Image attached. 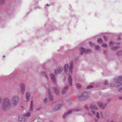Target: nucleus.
I'll return each instance as SVG.
<instances>
[{
    "mask_svg": "<svg viewBox=\"0 0 122 122\" xmlns=\"http://www.w3.org/2000/svg\"><path fill=\"white\" fill-rule=\"evenodd\" d=\"M93 87V85H90L88 86L87 87V89H90L92 88Z\"/></svg>",
    "mask_w": 122,
    "mask_h": 122,
    "instance_id": "nucleus-27",
    "label": "nucleus"
},
{
    "mask_svg": "<svg viewBox=\"0 0 122 122\" xmlns=\"http://www.w3.org/2000/svg\"><path fill=\"white\" fill-rule=\"evenodd\" d=\"M5 27V25H4V26H2V25H1V27H2V28H4V27Z\"/></svg>",
    "mask_w": 122,
    "mask_h": 122,
    "instance_id": "nucleus-39",
    "label": "nucleus"
},
{
    "mask_svg": "<svg viewBox=\"0 0 122 122\" xmlns=\"http://www.w3.org/2000/svg\"><path fill=\"white\" fill-rule=\"evenodd\" d=\"M81 110L80 109H75L69 110L67 113H65L64 114L63 117L64 118L66 115L69 114L71 113L72 112H79Z\"/></svg>",
    "mask_w": 122,
    "mask_h": 122,
    "instance_id": "nucleus-5",
    "label": "nucleus"
},
{
    "mask_svg": "<svg viewBox=\"0 0 122 122\" xmlns=\"http://www.w3.org/2000/svg\"><path fill=\"white\" fill-rule=\"evenodd\" d=\"M5 0H2L0 1V4H3L4 3Z\"/></svg>",
    "mask_w": 122,
    "mask_h": 122,
    "instance_id": "nucleus-30",
    "label": "nucleus"
},
{
    "mask_svg": "<svg viewBox=\"0 0 122 122\" xmlns=\"http://www.w3.org/2000/svg\"><path fill=\"white\" fill-rule=\"evenodd\" d=\"M81 95L83 96H85L84 97H86V98H87V94L86 92H85L82 93Z\"/></svg>",
    "mask_w": 122,
    "mask_h": 122,
    "instance_id": "nucleus-24",
    "label": "nucleus"
},
{
    "mask_svg": "<svg viewBox=\"0 0 122 122\" xmlns=\"http://www.w3.org/2000/svg\"><path fill=\"white\" fill-rule=\"evenodd\" d=\"M89 44L90 46H92L94 45V44L92 43V42H89Z\"/></svg>",
    "mask_w": 122,
    "mask_h": 122,
    "instance_id": "nucleus-31",
    "label": "nucleus"
},
{
    "mask_svg": "<svg viewBox=\"0 0 122 122\" xmlns=\"http://www.w3.org/2000/svg\"><path fill=\"white\" fill-rule=\"evenodd\" d=\"M97 41V43L99 44L102 43L103 42V41L102 39L101 38H98Z\"/></svg>",
    "mask_w": 122,
    "mask_h": 122,
    "instance_id": "nucleus-20",
    "label": "nucleus"
},
{
    "mask_svg": "<svg viewBox=\"0 0 122 122\" xmlns=\"http://www.w3.org/2000/svg\"><path fill=\"white\" fill-rule=\"evenodd\" d=\"M47 6H49V4H47Z\"/></svg>",
    "mask_w": 122,
    "mask_h": 122,
    "instance_id": "nucleus-46",
    "label": "nucleus"
},
{
    "mask_svg": "<svg viewBox=\"0 0 122 122\" xmlns=\"http://www.w3.org/2000/svg\"><path fill=\"white\" fill-rule=\"evenodd\" d=\"M55 28V27L52 26V27L50 28H49V30H53Z\"/></svg>",
    "mask_w": 122,
    "mask_h": 122,
    "instance_id": "nucleus-29",
    "label": "nucleus"
},
{
    "mask_svg": "<svg viewBox=\"0 0 122 122\" xmlns=\"http://www.w3.org/2000/svg\"><path fill=\"white\" fill-rule=\"evenodd\" d=\"M88 114L89 116H92V114L90 112H88Z\"/></svg>",
    "mask_w": 122,
    "mask_h": 122,
    "instance_id": "nucleus-38",
    "label": "nucleus"
},
{
    "mask_svg": "<svg viewBox=\"0 0 122 122\" xmlns=\"http://www.w3.org/2000/svg\"><path fill=\"white\" fill-rule=\"evenodd\" d=\"M120 39V37H118L117 39V40H119Z\"/></svg>",
    "mask_w": 122,
    "mask_h": 122,
    "instance_id": "nucleus-45",
    "label": "nucleus"
},
{
    "mask_svg": "<svg viewBox=\"0 0 122 122\" xmlns=\"http://www.w3.org/2000/svg\"><path fill=\"white\" fill-rule=\"evenodd\" d=\"M25 98L27 102L29 101L30 97V93L29 92H26L25 94Z\"/></svg>",
    "mask_w": 122,
    "mask_h": 122,
    "instance_id": "nucleus-10",
    "label": "nucleus"
},
{
    "mask_svg": "<svg viewBox=\"0 0 122 122\" xmlns=\"http://www.w3.org/2000/svg\"><path fill=\"white\" fill-rule=\"evenodd\" d=\"M76 87L78 89H80L81 87V85L79 83H76Z\"/></svg>",
    "mask_w": 122,
    "mask_h": 122,
    "instance_id": "nucleus-23",
    "label": "nucleus"
},
{
    "mask_svg": "<svg viewBox=\"0 0 122 122\" xmlns=\"http://www.w3.org/2000/svg\"><path fill=\"white\" fill-rule=\"evenodd\" d=\"M47 98H45L44 99H43V101L44 102L46 103L47 102Z\"/></svg>",
    "mask_w": 122,
    "mask_h": 122,
    "instance_id": "nucleus-32",
    "label": "nucleus"
},
{
    "mask_svg": "<svg viewBox=\"0 0 122 122\" xmlns=\"http://www.w3.org/2000/svg\"><path fill=\"white\" fill-rule=\"evenodd\" d=\"M84 96L81 95L79 97V101H82L85 100L86 99V97H84Z\"/></svg>",
    "mask_w": 122,
    "mask_h": 122,
    "instance_id": "nucleus-15",
    "label": "nucleus"
},
{
    "mask_svg": "<svg viewBox=\"0 0 122 122\" xmlns=\"http://www.w3.org/2000/svg\"><path fill=\"white\" fill-rule=\"evenodd\" d=\"M5 57V56H3V57Z\"/></svg>",
    "mask_w": 122,
    "mask_h": 122,
    "instance_id": "nucleus-49",
    "label": "nucleus"
},
{
    "mask_svg": "<svg viewBox=\"0 0 122 122\" xmlns=\"http://www.w3.org/2000/svg\"><path fill=\"white\" fill-rule=\"evenodd\" d=\"M20 99L19 97L17 95H15L12 96L11 100L12 105L15 106L19 103Z\"/></svg>",
    "mask_w": 122,
    "mask_h": 122,
    "instance_id": "nucleus-3",
    "label": "nucleus"
},
{
    "mask_svg": "<svg viewBox=\"0 0 122 122\" xmlns=\"http://www.w3.org/2000/svg\"><path fill=\"white\" fill-rule=\"evenodd\" d=\"M68 89V87L67 86H66L64 87L62 89L61 91L62 93L63 94H65L67 93Z\"/></svg>",
    "mask_w": 122,
    "mask_h": 122,
    "instance_id": "nucleus-11",
    "label": "nucleus"
},
{
    "mask_svg": "<svg viewBox=\"0 0 122 122\" xmlns=\"http://www.w3.org/2000/svg\"><path fill=\"white\" fill-rule=\"evenodd\" d=\"M101 116H102V113H101Z\"/></svg>",
    "mask_w": 122,
    "mask_h": 122,
    "instance_id": "nucleus-48",
    "label": "nucleus"
},
{
    "mask_svg": "<svg viewBox=\"0 0 122 122\" xmlns=\"http://www.w3.org/2000/svg\"><path fill=\"white\" fill-rule=\"evenodd\" d=\"M90 108L92 109V110L91 111V112L92 113L93 115L95 114L96 113L95 112V111L92 109L97 110L98 108L97 106L95 105L91 104L90 105Z\"/></svg>",
    "mask_w": 122,
    "mask_h": 122,
    "instance_id": "nucleus-7",
    "label": "nucleus"
},
{
    "mask_svg": "<svg viewBox=\"0 0 122 122\" xmlns=\"http://www.w3.org/2000/svg\"><path fill=\"white\" fill-rule=\"evenodd\" d=\"M85 108L86 109H87V110H88V107H87L86 106L85 107Z\"/></svg>",
    "mask_w": 122,
    "mask_h": 122,
    "instance_id": "nucleus-40",
    "label": "nucleus"
},
{
    "mask_svg": "<svg viewBox=\"0 0 122 122\" xmlns=\"http://www.w3.org/2000/svg\"><path fill=\"white\" fill-rule=\"evenodd\" d=\"M79 51L81 54L82 55L84 53H85V48L83 47H81L79 49Z\"/></svg>",
    "mask_w": 122,
    "mask_h": 122,
    "instance_id": "nucleus-18",
    "label": "nucleus"
},
{
    "mask_svg": "<svg viewBox=\"0 0 122 122\" xmlns=\"http://www.w3.org/2000/svg\"><path fill=\"white\" fill-rule=\"evenodd\" d=\"M102 46L104 47H107V46L106 43H104L102 44Z\"/></svg>",
    "mask_w": 122,
    "mask_h": 122,
    "instance_id": "nucleus-26",
    "label": "nucleus"
},
{
    "mask_svg": "<svg viewBox=\"0 0 122 122\" xmlns=\"http://www.w3.org/2000/svg\"><path fill=\"white\" fill-rule=\"evenodd\" d=\"M110 122H113V121H111Z\"/></svg>",
    "mask_w": 122,
    "mask_h": 122,
    "instance_id": "nucleus-47",
    "label": "nucleus"
},
{
    "mask_svg": "<svg viewBox=\"0 0 122 122\" xmlns=\"http://www.w3.org/2000/svg\"><path fill=\"white\" fill-rule=\"evenodd\" d=\"M63 105L61 104H58L56 105L54 108V109L55 110H59L62 106Z\"/></svg>",
    "mask_w": 122,
    "mask_h": 122,
    "instance_id": "nucleus-13",
    "label": "nucleus"
},
{
    "mask_svg": "<svg viewBox=\"0 0 122 122\" xmlns=\"http://www.w3.org/2000/svg\"><path fill=\"white\" fill-rule=\"evenodd\" d=\"M120 43H115L112 41H110L109 43L110 46L112 47L111 48V49L113 50H117L118 47V46H114L115 45H120Z\"/></svg>",
    "mask_w": 122,
    "mask_h": 122,
    "instance_id": "nucleus-4",
    "label": "nucleus"
},
{
    "mask_svg": "<svg viewBox=\"0 0 122 122\" xmlns=\"http://www.w3.org/2000/svg\"><path fill=\"white\" fill-rule=\"evenodd\" d=\"M30 112H28L24 114L23 116L24 118H28L30 117Z\"/></svg>",
    "mask_w": 122,
    "mask_h": 122,
    "instance_id": "nucleus-16",
    "label": "nucleus"
},
{
    "mask_svg": "<svg viewBox=\"0 0 122 122\" xmlns=\"http://www.w3.org/2000/svg\"><path fill=\"white\" fill-rule=\"evenodd\" d=\"M10 105L11 103L10 99L7 98H5L2 104V108L4 110H6L10 108Z\"/></svg>",
    "mask_w": 122,
    "mask_h": 122,
    "instance_id": "nucleus-2",
    "label": "nucleus"
},
{
    "mask_svg": "<svg viewBox=\"0 0 122 122\" xmlns=\"http://www.w3.org/2000/svg\"><path fill=\"white\" fill-rule=\"evenodd\" d=\"M46 62H45L43 64V65H45V64H46Z\"/></svg>",
    "mask_w": 122,
    "mask_h": 122,
    "instance_id": "nucleus-42",
    "label": "nucleus"
},
{
    "mask_svg": "<svg viewBox=\"0 0 122 122\" xmlns=\"http://www.w3.org/2000/svg\"><path fill=\"white\" fill-rule=\"evenodd\" d=\"M96 117L98 119L99 118V114L98 112H97V113Z\"/></svg>",
    "mask_w": 122,
    "mask_h": 122,
    "instance_id": "nucleus-28",
    "label": "nucleus"
},
{
    "mask_svg": "<svg viewBox=\"0 0 122 122\" xmlns=\"http://www.w3.org/2000/svg\"><path fill=\"white\" fill-rule=\"evenodd\" d=\"M40 109V108H38V109H37V110H39Z\"/></svg>",
    "mask_w": 122,
    "mask_h": 122,
    "instance_id": "nucleus-43",
    "label": "nucleus"
},
{
    "mask_svg": "<svg viewBox=\"0 0 122 122\" xmlns=\"http://www.w3.org/2000/svg\"><path fill=\"white\" fill-rule=\"evenodd\" d=\"M20 88L21 93L23 94L25 90V85L24 83H21L20 85Z\"/></svg>",
    "mask_w": 122,
    "mask_h": 122,
    "instance_id": "nucleus-9",
    "label": "nucleus"
},
{
    "mask_svg": "<svg viewBox=\"0 0 122 122\" xmlns=\"http://www.w3.org/2000/svg\"><path fill=\"white\" fill-rule=\"evenodd\" d=\"M41 73L42 74V75L45 77L47 80H48L49 79V76L45 71H42L41 72Z\"/></svg>",
    "mask_w": 122,
    "mask_h": 122,
    "instance_id": "nucleus-14",
    "label": "nucleus"
},
{
    "mask_svg": "<svg viewBox=\"0 0 122 122\" xmlns=\"http://www.w3.org/2000/svg\"><path fill=\"white\" fill-rule=\"evenodd\" d=\"M63 70L62 67H59L55 70L54 73L56 75L59 74L62 72Z\"/></svg>",
    "mask_w": 122,
    "mask_h": 122,
    "instance_id": "nucleus-8",
    "label": "nucleus"
},
{
    "mask_svg": "<svg viewBox=\"0 0 122 122\" xmlns=\"http://www.w3.org/2000/svg\"><path fill=\"white\" fill-rule=\"evenodd\" d=\"M73 63V61H71L70 62L69 66L68 64H66L64 65V66L65 72L68 76V83L69 85L70 86H71L72 85V79L71 75L72 73Z\"/></svg>",
    "mask_w": 122,
    "mask_h": 122,
    "instance_id": "nucleus-1",
    "label": "nucleus"
},
{
    "mask_svg": "<svg viewBox=\"0 0 122 122\" xmlns=\"http://www.w3.org/2000/svg\"><path fill=\"white\" fill-rule=\"evenodd\" d=\"M97 104L100 108L103 109H104L106 106V104L103 105L102 103L101 102H98Z\"/></svg>",
    "mask_w": 122,
    "mask_h": 122,
    "instance_id": "nucleus-12",
    "label": "nucleus"
},
{
    "mask_svg": "<svg viewBox=\"0 0 122 122\" xmlns=\"http://www.w3.org/2000/svg\"><path fill=\"white\" fill-rule=\"evenodd\" d=\"M33 102L32 101H31V104L30 105V111H33Z\"/></svg>",
    "mask_w": 122,
    "mask_h": 122,
    "instance_id": "nucleus-19",
    "label": "nucleus"
},
{
    "mask_svg": "<svg viewBox=\"0 0 122 122\" xmlns=\"http://www.w3.org/2000/svg\"><path fill=\"white\" fill-rule=\"evenodd\" d=\"M48 93L49 99L50 100H52L53 99L52 94L49 92Z\"/></svg>",
    "mask_w": 122,
    "mask_h": 122,
    "instance_id": "nucleus-21",
    "label": "nucleus"
},
{
    "mask_svg": "<svg viewBox=\"0 0 122 122\" xmlns=\"http://www.w3.org/2000/svg\"><path fill=\"white\" fill-rule=\"evenodd\" d=\"M108 83L107 81L105 80V81L104 82V84L105 85H106Z\"/></svg>",
    "mask_w": 122,
    "mask_h": 122,
    "instance_id": "nucleus-34",
    "label": "nucleus"
},
{
    "mask_svg": "<svg viewBox=\"0 0 122 122\" xmlns=\"http://www.w3.org/2000/svg\"><path fill=\"white\" fill-rule=\"evenodd\" d=\"M118 90L119 91L122 92V88H120L118 89Z\"/></svg>",
    "mask_w": 122,
    "mask_h": 122,
    "instance_id": "nucleus-35",
    "label": "nucleus"
},
{
    "mask_svg": "<svg viewBox=\"0 0 122 122\" xmlns=\"http://www.w3.org/2000/svg\"><path fill=\"white\" fill-rule=\"evenodd\" d=\"M92 51L90 49H85V53L86 54H87L91 52Z\"/></svg>",
    "mask_w": 122,
    "mask_h": 122,
    "instance_id": "nucleus-22",
    "label": "nucleus"
},
{
    "mask_svg": "<svg viewBox=\"0 0 122 122\" xmlns=\"http://www.w3.org/2000/svg\"><path fill=\"white\" fill-rule=\"evenodd\" d=\"M94 47L96 50H99L100 48V46L98 45H95Z\"/></svg>",
    "mask_w": 122,
    "mask_h": 122,
    "instance_id": "nucleus-25",
    "label": "nucleus"
},
{
    "mask_svg": "<svg viewBox=\"0 0 122 122\" xmlns=\"http://www.w3.org/2000/svg\"><path fill=\"white\" fill-rule=\"evenodd\" d=\"M104 53H106V51H104Z\"/></svg>",
    "mask_w": 122,
    "mask_h": 122,
    "instance_id": "nucleus-44",
    "label": "nucleus"
},
{
    "mask_svg": "<svg viewBox=\"0 0 122 122\" xmlns=\"http://www.w3.org/2000/svg\"><path fill=\"white\" fill-rule=\"evenodd\" d=\"M54 91L56 94H58L59 92V89L56 86H55L53 88Z\"/></svg>",
    "mask_w": 122,
    "mask_h": 122,
    "instance_id": "nucleus-17",
    "label": "nucleus"
},
{
    "mask_svg": "<svg viewBox=\"0 0 122 122\" xmlns=\"http://www.w3.org/2000/svg\"><path fill=\"white\" fill-rule=\"evenodd\" d=\"M19 120L20 121H22L23 119L21 117H19Z\"/></svg>",
    "mask_w": 122,
    "mask_h": 122,
    "instance_id": "nucleus-33",
    "label": "nucleus"
},
{
    "mask_svg": "<svg viewBox=\"0 0 122 122\" xmlns=\"http://www.w3.org/2000/svg\"><path fill=\"white\" fill-rule=\"evenodd\" d=\"M45 70L46 71V70Z\"/></svg>",
    "mask_w": 122,
    "mask_h": 122,
    "instance_id": "nucleus-50",
    "label": "nucleus"
},
{
    "mask_svg": "<svg viewBox=\"0 0 122 122\" xmlns=\"http://www.w3.org/2000/svg\"><path fill=\"white\" fill-rule=\"evenodd\" d=\"M119 99L120 100H122V97H119Z\"/></svg>",
    "mask_w": 122,
    "mask_h": 122,
    "instance_id": "nucleus-41",
    "label": "nucleus"
},
{
    "mask_svg": "<svg viewBox=\"0 0 122 122\" xmlns=\"http://www.w3.org/2000/svg\"><path fill=\"white\" fill-rule=\"evenodd\" d=\"M94 121L95 122H97L98 121L97 119L96 118L94 119Z\"/></svg>",
    "mask_w": 122,
    "mask_h": 122,
    "instance_id": "nucleus-37",
    "label": "nucleus"
},
{
    "mask_svg": "<svg viewBox=\"0 0 122 122\" xmlns=\"http://www.w3.org/2000/svg\"><path fill=\"white\" fill-rule=\"evenodd\" d=\"M54 73H51L49 75L50 77L51 81L55 84L56 83V76Z\"/></svg>",
    "mask_w": 122,
    "mask_h": 122,
    "instance_id": "nucleus-6",
    "label": "nucleus"
},
{
    "mask_svg": "<svg viewBox=\"0 0 122 122\" xmlns=\"http://www.w3.org/2000/svg\"><path fill=\"white\" fill-rule=\"evenodd\" d=\"M104 38L105 40H106L107 39V37L105 36H104Z\"/></svg>",
    "mask_w": 122,
    "mask_h": 122,
    "instance_id": "nucleus-36",
    "label": "nucleus"
}]
</instances>
